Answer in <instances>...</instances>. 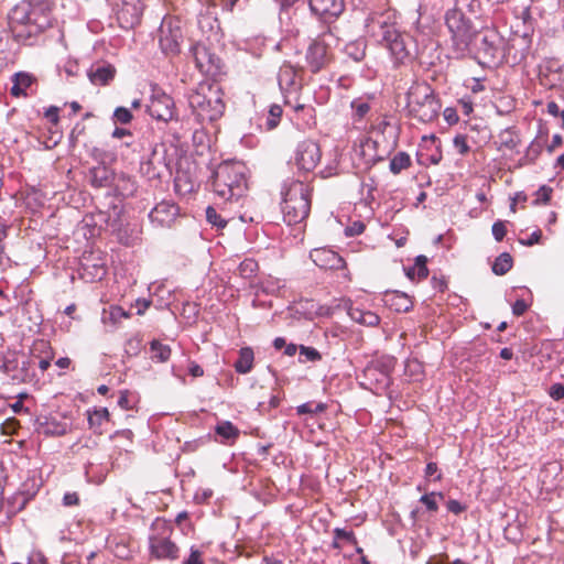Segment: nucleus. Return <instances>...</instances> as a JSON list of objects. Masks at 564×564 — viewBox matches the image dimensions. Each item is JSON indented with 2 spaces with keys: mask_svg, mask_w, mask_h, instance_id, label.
I'll list each match as a JSON object with an SVG mask.
<instances>
[{
  "mask_svg": "<svg viewBox=\"0 0 564 564\" xmlns=\"http://www.w3.org/2000/svg\"><path fill=\"white\" fill-rule=\"evenodd\" d=\"M54 359L45 339L34 340L29 351L7 350L0 357V370L13 383L37 384Z\"/></svg>",
  "mask_w": 564,
  "mask_h": 564,
  "instance_id": "f257e3e1",
  "label": "nucleus"
},
{
  "mask_svg": "<svg viewBox=\"0 0 564 564\" xmlns=\"http://www.w3.org/2000/svg\"><path fill=\"white\" fill-rule=\"evenodd\" d=\"M311 186L300 180L288 177L281 186V209L288 225H296L305 220L311 212Z\"/></svg>",
  "mask_w": 564,
  "mask_h": 564,
  "instance_id": "f03ea898",
  "label": "nucleus"
},
{
  "mask_svg": "<svg viewBox=\"0 0 564 564\" xmlns=\"http://www.w3.org/2000/svg\"><path fill=\"white\" fill-rule=\"evenodd\" d=\"M224 93L218 85L202 82L187 94L193 115L200 123L214 122L225 111Z\"/></svg>",
  "mask_w": 564,
  "mask_h": 564,
  "instance_id": "7ed1b4c3",
  "label": "nucleus"
},
{
  "mask_svg": "<svg viewBox=\"0 0 564 564\" xmlns=\"http://www.w3.org/2000/svg\"><path fill=\"white\" fill-rule=\"evenodd\" d=\"M212 187L223 200L242 197L248 188L246 166L240 162H223L213 174Z\"/></svg>",
  "mask_w": 564,
  "mask_h": 564,
  "instance_id": "20e7f679",
  "label": "nucleus"
},
{
  "mask_svg": "<svg viewBox=\"0 0 564 564\" xmlns=\"http://www.w3.org/2000/svg\"><path fill=\"white\" fill-rule=\"evenodd\" d=\"M441 102L434 89L426 83H414L406 93L408 116L422 123L436 120L441 111Z\"/></svg>",
  "mask_w": 564,
  "mask_h": 564,
  "instance_id": "39448f33",
  "label": "nucleus"
},
{
  "mask_svg": "<svg viewBox=\"0 0 564 564\" xmlns=\"http://www.w3.org/2000/svg\"><path fill=\"white\" fill-rule=\"evenodd\" d=\"M445 24L451 34V47L456 58H463L473 52V43L477 31L465 14L457 10H448L445 14Z\"/></svg>",
  "mask_w": 564,
  "mask_h": 564,
  "instance_id": "423d86ee",
  "label": "nucleus"
},
{
  "mask_svg": "<svg viewBox=\"0 0 564 564\" xmlns=\"http://www.w3.org/2000/svg\"><path fill=\"white\" fill-rule=\"evenodd\" d=\"M327 36H333V31L330 29L314 39L306 48V67L313 74H317L326 68L332 59L329 44L326 41Z\"/></svg>",
  "mask_w": 564,
  "mask_h": 564,
  "instance_id": "0eeeda50",
  "label": "nucleus"
},
{
  "mask_svg": "<svg viewBox=\"0 0 564 564\" xmlns=\"http://www.w3.org/2000/svg\"><path fill=\"white\" fill-rule=\"evenodd\" d=\"M172 529L163 524L162 532L149 536V554L158 561H176L180 557V547L171 540Z\"/></svg>",
  "mask_w": 564,
  "mask_h": 564,
  "instance_id": "6e6552de",
  "label": "nucleus"
},
{
  "mask_svg": "<svg viewBox=\"0 0 564 564\" xmlns=\"http://www.w3.org/2000/svg\"><path fill=\"white\" fill-rule=\"evenodd\" d=\"M393 369V360L391 358H381L369 362L364 371V386H369L370 390L383 391L390 383V373Z\"/></svg>",
  "mask_w": 564,
  "mask_h": 564,
  "instance_id": "1a4fd4ad",
  "label": "nucleus"
},
{
  "mask_svg": "<svg viewBox=\"0 0 564 564\" xmlns=\"http://www.w3.org/2000/svg\"><path fill=\"white\" fill-rule=\"evenodd\" d=\"M36 11L31 8L30 3L22 2L17 4L9 14V20L13 32L18 36H23L22 31H18V26L26 28V35L31 36L37 32H42L48 25L47 23H39L36 18Z\"/></svg>",
  "mask_w": 564,
  "mask_h": 564,
  "instance_id": "9d476101",
  "label": "nucleus"
},
{
  "mask_svg": "<svg viewBox=\"0 0 564 564\" xmlns=\"http://www.w3.org/2000/svg\"><path fill=\"white\" fill-rule=\"evenodd\" d=\"M365 28L367 34L381 44L397 30L394 13L390 10L371 12L365 21Z\"/></svg>",
  "mask_w": 564,
  "mask_h": 564,
  "instance_id": "9b49d317",
  "label": "nucleus"
},
{
  "mask_svg": "<svg viewBox=\"0 0 564 564\" xmlns=\"http://www.w3.org/2000/svg\"><path fill=\"white\" fill-rule=\"evenodd\" d=\"M321 149L313 140H304L296 147L294 162L299 171L308 173L314 171L321 161Z\"/></svg>",
  "mask_w": 564,
  "mask_h": 564,
  "instance_id": "f8f14e48",
  "label": "nucleus"
},
{
  "mask_svg": "<svg viewBox=\"0 0 564 564\" xmlns=\"http://www.w3.org/2000/svg\"><path fill=\"white\" fill-rule=\"evenodd\" d=\"M182 37L183 34L178 22L172 19H163L159 29V44L163 53L177 54Z\"/></svg>",
  "mask_w": 564,
  "mask_h": 564,
  "instance_id": "ddd939ff",
  "label": "nucleus"
},
{
  "mask_svg": "<svg viewBox=\"0 0 564 564\" xmlns=\"http://www.w3.org/2000/svg\"><path fill=\"white\" fill-rule=\"evenodd\" d=\"M148 149L150 154L147 159L141 160L140 172L150 181L160 180L164 172L169 171L164 152H160L158 144L153 145L151 142H148Z\"/></svg>",
  "mask_w": 564,
  "mask_h": 564,
  "instance_id": "4468645a",
  "label": "nucleus"
},
{
  "mask_svg": "<svg viewBox=\"0 0 564 564\" xmlns=\"http://www.w3.org/2000/svg\"><path fill=\"white\" fill-rule=\"evenodd\" d=\"M143 4L141 0H116L117 20L122 29H133L141 21Z\"/></svg>",
  "mask_w": 564,
  "mask_h": 564,
  "instance_id": "2eb2a0df",
  "label": "nucleus"
},
{
  "mask_svg": "<svg viewBox=\"0 0 564 564\" xmlns=\"http://www.w3.org/2000/svg\"><path fill=\"white\" fill-rule=\"evenodd\" d=\"M198 70L207 76H216L221 70V61L205 45L197 43L191 48Z\"/></svg>",
  "mask_w": 564,
  "mask_h": 564,
  "instance_id": "dca6fc26",
  "label": "nucleus"
},
{
  "mask_svg": "<svg viewBox=\"0 0 564 564\" xmlns=\"http://www.w3.org/2000/svg\"><path fill=\"white\" fill-rule=\"evenodd\" d=\"M473 46L477 54L485 59L494 62L500 54L501 39L497 32L487 30L482 33H476Z\"/></svg>",
  "mask_w": 564,
  "mask_h": 564,
  "instance_id": "f3484780",
  "label": "nucleus"
},
{
  "mask_svg": "<svg viewBox=\"0 0 564 564\" xmlns=\"http://www.w3.org/2000/svg\"><path fill=\"white\" fill-rule=\"evenodd\" d=\"M180 215V207L171 200L158 203L149 213L152 225L161 228H170Z\"/></svg>",
  "mask_w": 564,
  "mask_h": 564,
  "instance_id": "a211bd4d",
  "label": "nucleus"
},
{
  "mask_svg": "<svg viewBox=\"0 0 564 564\" xmlns=\"http://www.w3.org/2000/svg\"><path fill=\"white\" fill-rule=\"evenodd\" d=\"M147 108L149 115L160 121L167 122L174 117V100L165 93L153 94Z\"/></svg>",
  "mask_w": 564,
  "mask_h": 564,
  "instance_id": "6ab92c4d",
  "label": "nucleus"
},
{
  "mask_svg": "<svg viewBox=\"0 0 564 564\" xmlns=\"http://www.w3.org/2000/svg\"><path fill=\"white\" fill-rule=\"evenodd\" d=\"M35 432L45 437H58L68 433L70 425L53 415L39 416L34 423Z\"/></svg>",
  "mask_w": 564,
  "mask_h": 564,
  "instance_id": "aec40b11",
  "label": "nucleus"
},
{
  "mask_svg": "<svg viewBox=\"0 0 564 564\" xmlns=\"http://www.w3.org/2000/svg\"><path fill=\"white\" fill-rule=\"evenodd\" d=\"M308 6L312 13L326 23L337 19L345 9L344 0H310Z\"/></svg>",
  "mask_w": 564,
  "mask_h": 564,
  "instance_id": "412c9836",
  "label": "nucleus"
},
{
  "mask_svg": "<svg viewBox=\"0 0 564 564\" xmlns=\"http://www.w3.org/2000/svg\"><path fill=\"white\" fill-rule=\"evenodd\" d=\"M311 260L321 269L340 270L345 269V260L334 250L327 248H316L310 252Z\"/></svg>",
  "mask_w": 564,
  "mask_h": 564,
  "instance_id": "4be33fe9",
  "label": "nucleus"
},
{
  "mask_svg": "<svg viewBox=\"0 0 564 564\" xmlns=\"http://www.w3.org/2000/svg\"><path fill=\"white\" fill-rule=\"evenodd\" d=\"M377 148V141L372 140L371 138L362 139L360 143L355 147V158L360 161V165H362L364 170H368L379 161L383 160V158L378 154Z\"/></svg>",
  "mask_w": 564,
  "mask_h": 564,
  "instance_id": "5701e85b",
  "label": "nucleus"
},
{
  "mask_svg": "<svg viewBox=\"0 0 564 564\" xmlns=\"http://www.w3.org/2000/svg\"><path fill=\"white\" fill-rule=\"evenodd\" d=\"M410 36L401 33L398 29L389 35L380 45L384 46L395 62L402 63L408 56V41Z\"/></svg>",
  "mask_w": 564,
  "mask_h": 564,
  "instance_id": "b1692460",
  "label": "nucleus"
},
{
  "mask_svg": "<svg viewBox=\"0 0 564 564\" xmlns=\"http://www.w3.org/2000/svg\"><path fill=\"white\" fill-rule=\"evenodd\" d=\"M106 267L101 258H95L93 254L84 256L80 262V276L87 282L101 280L106 275Z\"/></svg>",
  "mask_w": 564,
  "mask_h": 564,
  "instance_id": "393cba45",
  "label": "nucleus"
},
{
  "mask_svg": "<svg viewBox=\"0 0 564 564\" xmlns=\"http://www.w3.org/2000/svg\"><path fill=\"white\" fill-rule=\"evenodd\" d=\"M278 83L282 91H296L301 88L299 70L290 63H284L278 73Z\"/></svg>",
  "mask_w": 564,
  "mask_h": 564,
  "instance_id": "a878e982",
  "label": "nucleus"
},
{
  "mask_svg": "<svg viewBox=\"0 0 564 564\" xmlns=\"http://www.w3.org/2000/svg\"><path fill=\"white\" fill-rule=\"evenodd\" d=\"M108 473V465L97 457H93L85 465V477L89 484H102L107 478Z\"/></svg>",
  "mask_w": 564,
  "mask_h": 564,
  "instance_id": "bb28decb",
  "label": "nucleus"
},
{
  "mask_svg": "<svg viewBox=\"0 0 564 564\" xmlns=\"http://www.w3.org/2000/svg\"><path fill=\"white\" fill-rule=\"evenodd\" d=\"M87 75L94 85L104 86L115 78L116 68L109 63H98L88 69Z\"/></svg>",
  "mask_w": 564,
  "mask_h": 564,
  "instance_id": "cd10ccee",
  "label": "nucleus"
},
{
  "mask_svg": "<svg viewBox=\"0 0 564 564\" xmlns=\"http://www.w3.org/2000/svg\"><path fill=\"white\" fill-rule=\"evenodd\" d=\"M89 182L96 188H106L115 184L116 176L112 170L100 164L90 169Z\"/></svg>",
  "mask_w": 564,
  "mask_h": 564,
  "instance_id": "c85d7f7f",
  "label": "nucleus"
},
{
  "mask_svg": "<svg viewBox=\"0 0 564 564\" xmlns=\"http://www.w3.org/2000/svg\"><path fill=\"white\" fill-rule=\"evenodd\" d=\"M216 441L225 444H234L240 435L239 429L234 425L230 421H218L215 426Z\"/></svg>",
  "mask_w": 564,
  "mask_h": 564,
  "instance_id": "c756f323",
  "label": "nucleus"
},
{
  "mask_svg": "<svg viewBox=\"0 0 564 564\" xmlns=\"http://www.w3.org/2000/svg\"><path fill=\"white\" fill-rule=\"evenodd\" d=\"M521 142L520 135L516 127H508L500 131L498 134L497 150L501 151L503 149L513 151L516 150Z\"/></svg>",
  "mask_w": 564,
  "mask_h": 564,
  "instance_id": "7c9ffc66",
  "label": "nucleus"
},
{
  "mask_svg": "<svg viewBox=\"0 0 564 564\" xmlns=\"http://www.w3.org/2000/svg\"><path fill=\"white\" fill-rule=\"evenodd\" d=\"M35 82V77L30 73L19 72L12 76V87L10 89V94L13 97H25L26 89L32 86Z\"/></svg>",
  "mask_w": 564,
  "mask_h": 564,
  "instance_id": "2f4dec72",
  "label": "nucleus"
},
{
  "mask_svg": "<svg viewBox=\"0 0 564 564\" xmlns=\"http://www.w3.org/2000/svg\"><path fill=\"white\" fill-rule=\"evenodd\" d=\"M384 302L391 310L398 313L409 312L413 305L411 299L405 293L399 291L387 293Z\"/></svg>",
  "mask_w": 564,
  "mask_h": 564,
  "instance_id": "473e14b6",
  "label": "nucleus"
},
{
  "mask_svg": "<svg viewBox=\"0 0 564 564\" xmlns=\"http://www.w3.org/2000/svg\"><path fill=\"white\" fill-rule=\"evenodd\" d=\"M254 352L251 347H242L238 359L234 364L235 370L240 375L249 373L253 368Z\"/></svg>",
  "mask_w": 564,
  "mask_h": 564,
  "instance_id": "72a5a7b5",
  "label": "nucleus"
},
{
  "mask_svg": "<svg viewBox=\"0 0 564 564\" xmlns=\"http://www.w3.org/2000/svg\"><path fill=\"white\" fill-rule=\"evenodd\" d=\"M367 43L364 39L351 41L345 45L344 52L348 58L359 63L366 56Z\"/></svg>",
  "mask_w": 564,
  "mask_h": 564,
  "instance_id": "f704fd0d",
  "label": "nucleus"
},
{
  "mask_svg": "<svg viewBox=\"0 0 564 564\" xmlns=\"http://www.w3.org/2000/svg\"><path fill=\"white\" fill-rule=\"evenodd\" d=\"M426 263L427 258L425 256H417L415 258L414 265L405 270L406 276L412 281L415 279H417L419 281L426 279L429 275V269Z\"/></svg>",
  "mask_w": 564,
  "mask_h": 564,
  "instance_id": "c9c22d12",
  "label": "nucleus"
},
{
  "mask_svg": "<svg viewBox=\"0 0 564 564\" xmlns=\"http://www.w3.org/2000/svg\"><path fill=\"white\" fill-rule=\"evenodd\" d=\"M352 321L365 326H377L380 323V317L373 312L364 311L360 308H350L348 312Z\"/></svg>",
  "mask_w": 564,
  "mask_h": 564,
  "instance_id": "e433bc0d",
  "label": "nucleus"
},
{
  "mask_svg": "<svg viewBox=\"0 0 564 564\" xmlns=\"http://www.w3.org/2000/svg\"><path fill=\"white\" fill-rule=\"evenodd\" d=\"M410 166H411L410 155L404 151H400L390 160L389 170L392 174L398 175L403 170H406Z\"/></svg>",
  "mask_w": 564,
  "mask_h": 564,
  "instance_id": "4c0bfd02",
  "label": "nucleus"
},
{
  "mask_svg": "<svg viewBox=\"0 0 564 564\" xmlns=\"http://www.w3.org/2000/svg\"><path fill=\"white\" fill-rule=\"evenodd\" d=\"M113 185L116 186L117 192L124 197L132 196L137 191L135 182L130 176L124 174L116 178Z\"/></svg>",
  "mask_w": 564,
  "mask_h": 564,
  "instance_id": "58836bf2",
  "label": "nucleus"
},
{
  "mask_svg": "<svg viewBox=\"0 0 564 564\" xmlns=\"http://www.w3.org/2000/svg\"><path fill=\"white\" fill-rule=\"evenodd\" d=\"M151 359L158 362H165L171 357V348L169 345H164L159 340L154 339L150 344Z\"/></svg>",
  "mask_w": 564,
  "mask_h": 564,
  "instance_id": "ea45409f",
  "label": "nucleus"
},
{
  "mask_svg": "<svg viewBox=\"0 0 564 564\" xmlns=\"http://www.w3.org/2000/svg\"><path fill=\"white\" fill-rule=\"evenodd\" d=\"M512 264V257L508 252H502L496 258L491 269L496 275H503L511 270Z\"/></svg>",
  "mask_w": 564,
  "mask_h": 564,
  "instance_id": "a19ab883",
  "label": "nucleus"
},
{
  "mask_svg": "<svg viewBox=\"0 0 564 564\" xmlns=\"http://www.w3.org/2000/svg\"><path fill=\"white\" fill-rule=\"evenodd\" d=\"M352 118L355 122H359L366 118L371 107L364 98H356L351 101Z\"/></svg>",
  "mask_w": 564,
  "mask_h": 564,
  "instance_id": "79ce46f5",
  "label": "nucleus"
},
{
  "mask_svg": "<svg viewBox=\"0 0 564 564\" xmlns=\"http://www.w3.org/2000/svg\"><path fill=\"white\" fill-rule=\"evenodd\" d=\"M282 107L278 104H273L270 106L264 126L267 130H273L278 127L280 123L281 117H282Z\"/></svg>",
  "mask_w": 564,
  "mask_h": 564,
  "instance_id": "37998d69",
  "label": "nucleus"
},
{
  "mask_svg": "<svg viewBox=\"0 0 564 564\" xmlns=\"http://www.w3.org/2000/svg\"><path fill=\"white\" fill-rule=\"evenodd\" d=\"M541 151H542V144L540 142L532 141L529 144L524 156L520 160L519 165L522 166L524 164L534 163L535 160L538 159V156L540 155Z\"/></svg>",
  "mask_w": 564,
  "mask_h": 564,
  "instance_id": "c03bdc74",
  "label": "nucleus"
},
{
  "mask_svg": "<svg viewBox=\"0 0 564 564\" xmlns=\"http://www.w3.org/2000/svg\"><path fill=\"white\" fill-rule=\"evenodd\" d=\"M299 351H300V362H306V361L316 362V361L322 360L321 352L317 349H315L314 347L300 345Z\"/></svg>",
  "mask_w": 564,
  "mask_h": 564,
  "instance_id": "a18cd8bd",
  "label": "nucleus"
},
{
  "mask_svg": "<svg viewBox=\"0 0 564 564\" xmlns=\"http://www.w3.org/2000/svg\"><path fill=\"white\" fill-rule=\"evenodd\" d=\"M108 420L109 411L107 408L95 410L93 413H89L88 415V424L90 427L101 426V424Z\"/></svg>",
  "mask_w": 564,
  "mask_h": 564,
  "instance_id": "49530a36",
  "label": "nucleus"
},
{
  "mask_svg": "<svg viewBox=\"0 0 564 564\" xmlns=\"http://www.w3.org/2000/svg\"><path fill=\"white\" fill-rule=\"evenodd\" d=\"M326 410V404L318 402H306L296 408L297 414H317Z\"/></svg>",
  "mask_w": 564,
  "mask_h": 564,
  "instance_id": "de8ad7c7",
  "label": "nucleus"
},
{
  "mask_svg": "<svg viewBox=\"0 0 564 564\" xmlns=\"http://www.w3.org/2000/svg\"><path fill=\"white\" fill-rule=\"evenodd\" d=\"M436 497H438L440 499H443L444 495L442 492H434V491L430 492V494H425V495L421 496L420 502L423 503L429 511L435 512L438 510V505L435 499Z\"/></svg>",
  "mask_w": 564,
  "mask_h": 564,
  "instance_id": "09e8293b",
  "label": "nucleus"
},
{
  "mask_svg": "<svg viewBox=\"0 0 564 564\" xmlns=\"http://www.w3.org/2000/svg\"><path fill=\"white\" fill-rule=\"evenodd\" d=\"M206 219L210 225L217 228H224L227 225L226 219L223 218L213 206L206 208Z\"/></svg>",
  "mask_w": 564,
  "mask_h": 564,
  "instance_id": "8fccbe9b",
  "label": "nucleus"
},
{
  "mask_svg": "<svg viewBox=\"0 0 564 564\" xmlns=\"http://www.w3.org/2000/svg\"><path fill=\"white\" fill-rule=\"evenodd\" d=\"M113 120L115 122L127 124L132 120V113L128 108L118 107L113 111Z\"/></svg>",
  "mask_w": 564,
  "mask_h": 564,
  "instance_id": "3c124183",
  "label": "nucleus"
},
{
  "mask_svg": "<svg viewBox=\"0 0 564 564\" xmlns=\"http://www.w3.org/2000/svg\"><path fill=\"white\" fill-rule=\"evenodd\" d=\"M333 533H334V538H336V540H345L348 543L354 544V545L358 544L356 535L351 530L347 531L341 528H335Z\"/></svg>",
  "mask_w": 564,
  "mask_h": 564,
  "instance_id": "603ef678",
  "label": "nucleus"
},
{
  "mask_svg": "<svg viewBox=\"0 0 564 564\" xmlns=\"http://www.w3.org/2000/svg\"><path fill=\"white\" fill-rule=\"evenodd\" d=\"M491 232L496 241H502L507 235L506 221L497 220L492 224Z\"/></svg>",
  "mask_w": 564,
  "mask_h": 564,
  "instance_id": "864d4df0",
  "label": "nucleus"
},
{
  "mask_svg": "<svg viewBox=\"0 0 564 564\" xmlns=\"http://www.w3.org/2000/svg\"><path fill=\"white\" fill-rule=\"evenodd\" d=\"M183 564H204L203 552L196 546H191L189 555L183 561Z\"/></svg>",
  "mask_w": 564,
  "mask_h": 564,
  "instance_id": "5fc2aeb1",
  "label": "nucleus"
},
{
  "mask_svg": "<svg viewBox=\"0 0 564 564\" xmlns=\"http://www.w3.org/2000/svg\"><path fill=\"white\" fill-rule=\"evenodd\" d=\"M454 148L462 155H465L469 152V145L467 144L466 135L457 134L453 140Z\"/></svg>",
  "mask_w": 564,
  "mask_h": 564,
  "instance_id": "6e6d98bb",
  "label": "nucleus"
},
{
  "mask_svg": "<svg viewBox=\"0 0 564 564\" xmlns=\"http://www.w3.org/2000/svg\"><path fill=\"white\" fill-rule=\"evenodd\" d=\"M20 427V422L14 417H8L2 424V432L7 435H13Z\"/></svg>",
  "mask_w": 564,
  "mask_h": 564,
  "instance_id": "4d7b16f0",
  "label": "nucleus"
},
{
  "mask_svg": "<svg viewBox=\"0 0 564 564\" xmlns=\"http://www.w3.org/2000/svg\"><path fill=\"white\" fill-rule=\"evenodd\" d=\"M551 193H552V188L547 187V186H541L538 191H536V198L534 200L535 204H540V203H547L551 198Z\"/></svg>",
  "mask_w": 564,
  "mask_h": 564,
  "instance_id": "13d9d810",
  "label": "nucleus"
},
{
  "mask_svg": "<svg viewBox=\"0 0 564 564\" xmlns=\"http://www.w3.org/2000/svg\"><path fill=\"white\" fill-rule=\"evenodd\" d=\"M79 505V496L76 491H67L63 496V506L74 507Z\"/></svg>",
  "mask_w": 564,
  "mask_h": 564,
  "instance_id": "bf43d9fd",
  "label": "nucleus"
},
{
  "mask_svg": "<svg viewBox=\"0 0 564 564\" xmlns=\"http://www.w3.org/2000/svg\"><path fill=\"white\" fill-rule=\"evenodd\" d=\"M9 406L14 414H30V406L21 401L15 400L13 403H10Z\"/></svg>",
  "mask_w": 564,
  "mask_h": 564,
  "instance_id": "052dcab7",
  "label": "nucleus"
},
{
  "mask_svg": "<svg viewBox=\"0 0 564 564\" xmlns=\"http://www.w3.org/2000/svg\"><path fill=\"white\" fill-rule=\"evenodd\" d=\"M123 144L127 147V148H132L133 152H141L143 151L145 148V141L144 140H134L133 138L131 139H128V140H124Z\"/></svg>",
  "mask_w": 564,
  "mask_h": 564,
  "instance_id": "680f3d73",
  "label": "nucleus"
},
{
  "mask_svg": "<svg viewBox=\"0 0 564 564\" xmlns=\"http://www.w3.org/2000/svg\"><path fill=\"white\" fill-rule=\"evenodd\" d=\"M528 307L529 306H528L527 302L522 299H519L512 305V313L516 316H521L527 312Z\"/></svg>",
  "mask_w": 564,
  "mask_h": 564,
  "instance_id": "e2e57ef3",
  "label": "nucleus"
},
{
  "mask_svg": "<svg viewBox=\"0 0 564 564\" xmlns=\"http://www.w3.org/2000/svg\"><path fill=\"white\" fill-rule=\"evenodd\" d=\"M425 476L426 477L435 476V478H434L435 480H441L442 475L438 473V467H437L436 463L430 462V463L426 464Z\"/></svg>",
  "mask_w": 564,
  "mask_h": 564,
  "instance_id": "0e129e2a",
  "label": "nucleus"
},
{
  "mask_svg": "<svg viewBox=\"0 0 564 564\" xmlns=\"http://www.w3.org/2000/svg\"><path fill=\"white\" fill-rule=\"evenodd\" d=\"M447 510L454 514H459L465 510V507L455 499H451L446 503Z\"/></svg>",
  "mask_w": 564,
  "mask_h": 564,
  "instance_id": "69168bd1",
  "label": "nucleus"
},
{
  "mask_svg": "<svg viewBox=\"0 0 564 564\" xmlns=\"http://www.w3.org/2000/svg\"><path fill=\"white\" fill-rule=\"evenodd\" d=\"M117 403L123 410H130L131 409L130 399H129V391L128 390L120 391V395L118 398Z\"/></svg>",
  "mask_w": 564,
  "mask_h": 564,
  "instance_id": "338daca9",
  "label": "nucleus"
},
{
  "mask_svg": "<svg viewBox=\"0 0 564 564\" xmlns=\"http://www.w3.org/2000/svg\"><path fill=\"white\" fill-rule=\"evenodd\" d=\"M550 395L554 400H560V399L564 398V387L560 383L553 384L550 389Z\"/></svg>",
  "mask_w": 564,
  "mask_h": 564,
  "instance_id": "774afa93",
  "label": "nucleus"
}]
</instances>
